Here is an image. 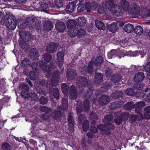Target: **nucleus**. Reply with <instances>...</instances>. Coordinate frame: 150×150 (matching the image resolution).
Listing matches in <instances>:
<instances>
[{
    "label": "nucleus",
    "instance_id": "1",
    "mask_svg": "<svg viewBox=\"0 0 150 150\" xmlns=\"http://www.w3.org/2000/svg\"><path fill=\"white\" fill-rule=\"evenodd\" d=\"M2 22L9 29L14 30L16 26V18L12 14L10 13L5 15Z\"/></svg>",
    "mask_w": 150,
    "mask_h": 150
},
{
    "label": "nucleus",
    "instance_id": "2",
    "mask_svg": "<svg viewBox=\"0 0 150 150\" xmlns=\"http://www.w3.org/2000/svg\"><path fill=\"white\" fill-rule=\"evenodd\" d=\"M90 102L88 100H85L83 102V104L79 105V106L81 108L79 107H76V112L78 116L83 111V109L84 112H88L89 111L90 109Z\"/></svg>",
    "mask_w": 150,
    "mask_h": 150
},
{
    "label": "nucleus",
    "instance_id": "3",
    "mask_svg": "<svg viewBox=\"0 0 150 150\" xmlns=\"http://www.w3.org/2000/svg\"><path fill=\"white\" fill-rule=\"evenodd\" d=\"M140 10V7L139 5L134 2L130 5L129 11L132 14L136 16L139 15Z\"/></svg>",
    "mask_w": 150,
    "mask_h": 150
},
{
    "label": "nucleus",
    "instance_id": "4",
    "mask_svg": "<svg viewBox=\"0 0 150 150\" xmlns=\"http://www.w3.org/2000/svg\"><path fill=\"white\" fill-rule=\"evenodd\" d=\"M59 44L58 42H51L46 47V51L49 53H52L56 52Z\"/></svg>",
    "mask_w": 150,
    "mask_h": 150
},
{
    "label": "nucleus",
    "instance_id": "5",
    "mask_svg": "<svg viewBox=\"0 0 150 150\" xmlns=\"http://www.w3.org/2000/svg\"><path fill=\"white\" fill-rule=\"evenodd\" d=\"M88 79L84 76L82 77L81 76L78 77L76 83L78 87L81 88L85 87L89 84L88 83Z\"/></svg>",
    "mask_w": 150,
    "mask_h": 150
},
{
    "label": "nucleus",
    "instance_id": "6",
    "mask_svg": "<svg viewBox=\"0 0 150 150\" xmlns=\"http://www.w3.org/2000/svg\"><path fill=\"white\" fill-rule=\"evenodd\" d=\"M23 90L21 93V96L25 99L28 98L30 97L29 87L27 84H24L23 85Z\"/></svg>",
    "mask_w": 150,
    "mask_h": 150
},
{
    "label": "nucleus",
    "instance_id": "7",
    "mask_svg": "<svg viewBox=\"0 0 150 150\" xmlns=\"http://www.w3.org/2000/svg\"><path fill=\"white\" fill-rule=\"evenodd\" d=\"M20 37L22 40L26 42H28L32 38L31 35L28 31H21L19 32Z\"/></svg>",
    "mask_w": 150,
    "mask_h": 150
},
{
    "label": "nucleus",
    "instance_id": "8",
    "mask_svg": "<svg viewBox=\"0 0 150 150\" xmlns=\"http://www.w3.org/2000/svg\"><path fill=\"white\" fill-rule=\"evenodd\" d=\"M109 11L115 15L117 16H121L122 14V8L119 6L117 5L110 9Z\"/></svg>",
    "mask_w": 150,
    "mask_h": 150
},
{
    "label": "nucleus",
    "instance_id": "9",
    "mask_svg": "<svg viewBox=\"0 0 150 150\" xmlns=\"http://www.w3.org/2000/svg\"><path fill=\"white\" fill-rule=\"evenodd\" d=\"M53 110L52 111L51 117L54 120L60 121L62 116L61 110Z\"/></svg>",
    "mask_w": 150,
    "mask_h": 150
},
{
    "label": "nucleus",
    "instance_id": "10",
    "mask_svg": "<svg viewBox=\"0 0 150 150\" xmlns=\"http://www.w3.org/2000/svg\"><path fill=\"white\" fill-rule=\"evenodd\" d=\"M72 114L71 112H69L68 114L67 121L69 130H73L74 128V123Z\"/></svg>",
    "mask_w": 150,
    "mask_h": 150
},
{
    "label": "nucleus",
    "instance_id": "11",
    "mask_svg": "<svg viewBox=\"0 0 150 150\" xmlns=\"http://www.w3.org/2000/svg\"><path fill=\"white\" fill-rule=\"evenodd\" d=\"M97 127L101 130V133L103 135H110L111 132L106 127L105 125L103 124H100L97 126Z\"/></svg>",
    "mask_w": 150,
    "mask_h": 150
},
{
    "label": "nucleus",
    "instance_id": "12",
    "mask_svg": "<svg viewBox=\"0 0 150 150\" xmlns=\"http://www.w3.org/2000/svg\"><path fill=\"white\" fill-rule=\"evenodd\" d=\"M110 101L109 97L105 95H102L100 97L98 102L102 105H104L108 104Z\"/></svg>",
    "mask_w": 150,
    "mask_h": 150
},
{
    "label": "nucleus",
    "instance_id": "13",
    "mask_svg": "<svg viewBox=\"0 0 150 150\" xmlns=\"http://www.w3.org/2000/svg\"><path fill=\"white\" fill-rule=\"evenodd\" d=\"M69 92L71 99L73 100L76 99L77 96V91L76 87L72 85L70 87Z\"/></svg>",
    "mask_w": 150,
    "mask_h": 150
},
{
    "label": "nucleus",
    "instance_id": "14",
    "mask_svg": "<svg viewBox=\"0 0 150 150\" xmlns=\"http://www.w3.org/2000/svg\"><path fill=\"white\" fill-rule=\"evenodd\" d=\"M68 103L67 99L64 98L62 100L61 105L58 106L57 107V110H61L62 111L66 110L68 107Z\"/></svg>",
    "mask_w": 150,
    "mask_h": 150
},
{
    "label": "nucleus",
    "instance_id": "15",
    "mask_svg": "<svg viewBox=\"0 0 150 150\" xmlns=\"http://www.w3.org/2000/svg\"><path fill=\"white\" fill-rule=\"evenodd\" d=\"M88 87V89H87L86 92H85L86 93L84 95H83L84 98L86 99H89L91 97L92 95L94 90L93 85L91 84H89ZM87 100H88V99Z\"/></svg>",
    "mask_w": 150,
    "mask_h": 150
},
{
    "label": "nucleus",
    "instance_id": "16",
    "mask_svg": "<svg viewBox=\"0 0 150 150\" xmlns=\"http://www.w3.org/2000/svg\"><path fill=\"white\" fill-rule=\"evenodd\" d=\"M116 5L115 0H107L105 4V8L109 10Z\"/></svg>",
    "mask_w": 150,
    "mask_h": 150
},
{
    "label": "nucleus",
    "instance_id": "17",
    "mask_svg": "<svg viewBox=\"0 0 150 150\" xmlns=\"http://www.w3.org/2000/svg\"><path fill=\"white\" fill-rule=\"evenodd\" d=\"M55 28L57 31L63 32L66 28L65 24L63 22H57L55 25Z\"/></svg>",
    "mask_w": 150,
    "mask_h": 150
},
{
    "label": "nucleus",
    "instance_id": "18",
    "mask_svg": "<svg viewBox=\"0 0 150 150\" xmlns=\"http://www.w3.org/2000/svg\"><path fill=\"white\" fill-rule=\"evenodd\" d=\"M86 9L87 12H90L91 11L95 10L97 7V4H95L93 3L88 2L85 5Z\"/></svg>",
    "mask_w": 150,
    "mask_h": 150
},
{
    "label": "nucleus",
    "instance_id": "19",
    "mask_svg": "<svg viewBox=\"0 0 150 150\" xmlns=\"http://www.w3.org/2000/svg\"><path fill=\"white\" fill-rule=\"evenodd\" d=\"M123 103V102L121 100L112 102L110 104V108L111 110L115 109L121 107Z\"/></svg>",
    "mask_w": 150,
    "mask_h": 150
},
{
    "label": "nucleus",
    "instance_id": "20",
    "mask_svg": "<svg viewBox=\"0 0 150 150\" xmlns=\"http://www.w3.org/2000/svg\"><path fill=\"white\" fill-rule=\"evenodd\" d=\"M53 27L52 23L50 21H46L44 23L43 28L46 31H50L51 30Z\"/></svg>",
    "mask_w": 150,
    "mask_h": 150
},
{
    "label": "nucleus",
    "instance_id": "21",
    "mask_svg": "<svg viewBox=\"0 0 150 150\" xmlns=\"http://www.w3.org/2000/svg\"><path fill=\"white\" fill-rule=\"evenodd\" d=\"M120 4L121 7L124 11H127L129 10L130 5L128 1L122 0L120 1Z\"/></svg>",
    "mask_w": 150,
    "mask_h": 150
},
{
    "label": "nucleus",
    "instance_id": "22",
    "mask_svg": "<svg viewBox=\"0 0 150 150\" xmlns=\"http://www.w3.org/2000/svg\"><path fill=\"white\" fill-rule=\"evenodd\" d=\"M39 56L38 51L36 48L31 49L30 52V57L32 59L35 60L38 58Z\"/></svg>",
    "mask_w": 150,
    "mask_h": 150
},
{
    "label": "nucleus",
    "instance_id": "23",
    "mask_svg": "<svg viewBox=\"0 0 150 150\" xmlns=\"http://www.w3.org/2000/svg\"><path fill=\"white\" fill-rule=\"evenodd\" d=\"M77 24L76 21L73 19L68 20L67 23L68 28L70 29L75 28Z\"/></svg>",
    "mask_w": 150,
    "mask_h": 150
},
{
    "label": "nucleus",
    "instance_id": "24",
    "mask_svg": "<svg viewBox=\"0 0 150 150\" xmlns=\"http://www.w3.org/2000/svg\"><path fill=\"white\" fill-rule=\"evenodd\" d=\"M31 64V62L29 59L25 58L23 60L21 61V66L23 68H27L30 66Z\"/></svg>",
    "mask_w": 150,
    "mask_h": 150
},
{
    "label": "nucleus",
    "instance_id": "25",
    "mask_svg": "<svg viewBox=\"0 0 150 150\" xmlns=\"http://www.w3.org/2000/svg\"><path fill=\"white\" fill-rule=\"evenodd\" d=\"M60 76H52L51 83L52 86H56L58 85L59 81Z\"/></svg>",
    "mask_w": 150,
    "mask_h": 150
},
{
    "label": "nucleus",
    "instance_id": "26",
    "mask_svg": "<svg viewBox=\"0 0 150 150\" xmlns=\"http://www.w3.org/2000/svg\"><path fill=\"white\" fill-rule=\"evenodd\" d=\"M107 27L112 33H115L118 28L116 23H113L110 24L108 25Z\"/></svg>",
    "mask_w": 150,
    "mask_h": 150
},
{
    "label": "nucleus",
    "instance_id": "27",
    "mask_svg": "<svg viewBox=\"0 0 150 150\" xmlns=\"http://www.w3.org/2000/svg\"><path fill=\"white\" fill-rule=\"evenodd\" d=\"M124 94L122 91H117L113 92L111 94L112 97L114 99H118L122 98Z\"/></svg>",
    "mask_w": 150,
    "mask_h": 150
},
{
    "label": "nucleus",
    "instance_id": "28",
    "mask_svg": "<svg viewBox=\"0 0 150 150\" xmlns=\"http://www.w3.org/2000/svg\"><path fill=\"white\" fill-rule=\"evenodd\" d=\"M94 62L93 61H90L88 63V66L86 69V71L89 74H91L93 71L94 69Z\"/></svg>",
    "mask_w": 150,
    "mask_h": 150
},
{
    "label": "nucleus",
    "instance_id": "29",
    "mask_svg": "<svg viewBox=\"0 0 150 150\" xmlns=\"http://www.w3.org/2000/svg\"><path fill=\"white\" fill-rule=\"evenodd\" d=\"M75 4L74 3H70L66 8V10L70 13H72L75 9Z\"/></svg>",
    "mask_w": 150,
    "mask_h": 150
},
{
    "label": "nucleus",
    "instance_id": "30",
    "mask_svg": "<svg viewBox=\"0 0 150 150\" xmlns=\"http://www.w3.org/2000/svg\"><path fill=\"white\" fill-rule=\"evenodd\" d=\"M95 25L96 27L100 30H104L105 28V26L104 23L98 20L95 21Z\"/></svg>",
    "mask_w": 150,
    "mask_h": 150
},
{
    "label": "nucleus",
    "instance_id": "31",
    "mask_svg": "<svg viewBox=\"0 0 150 150\" xmlns=\"http://www.w3.org/2000/svg\"><path fill=\"white\" fill-rule=\"evenodd\" d=\"M78 25L81 27L85 26L86 23V21L84 17H79L78 18Z\"/></svg>",
    "mask_w": 150,
    "mask_h": 150
},
{
    "label": "nucleus",
    "instance_id": "32",
    "mask_svg": "<svg viewBox=\"0 0 150 150\" xmlns=\"http://www.w3.org/2000/svg\"><path fill=\"white\" fill-rule=\"evenodd\" d=\"M116 115H117L118 116L120 117L123 120L124 118L128 119L129 116V114L127 112H123L121 111H120L117 112Z\"/></svg>",
    "mask_w": 150,
    "mask_h": 150
},
{
    "label": "nucleus",
    "instance_id": "33",
    "mask_svg": "<svg viewBox=\"0 0 150 150\" xmlns=\"http://www.w3.org/2000/svg\"><path fill=\"white\" fill-rule=\"evenodd\" d=\"M122 71L124 73L123 74L124 75H133L136 73V71L134 70H132L130 69H122Z\"/></svg>",
    "mask_w": 150,
    "mask_h": 150
},
{
    "label": "nucleus",
    "instance_id": "34",
    "mask_svg": "<svg viewBox=\"0 0 150 150\" xmlns=\"http://www.w3.org/2000/svg\"><path fill=\"white\" fill-rule=\"evenodd\" d=\"M94 83L95 84L98 85L100 84L103 81V76H94Z\"/></svg>",
    "mask_w": 150,
    "mask_h": 150
},
{
    "label": "nucleus",
    "instance_id": "35",
    "mask_svg": "<svg viewBox=\"0 0 150 150\" xmlns=\"http://www.w3.org/2000/svg\"><path fill=\"white\" fill-rule=\"evenodd\" d=\"M134 104L132 101L129 102L125 103L123 106L124 108L127 110H131L134 108Z\"/></svg>",
    "mask_w": 150,
    "mask_h": 150
},
{
    "label": "nucleus",
    "instance_id": "36",
    "mask_svg": "<svg viewBox=\"0 0 150 150\" xmlns=\"http://www.w3.org/2000/svg\"><path fill=\"white\" fill-rule=\"evenodd\" d=\"M124 29L127 33H131L133 30V26L130 23L126 24L124 26Z\"/></svg>",
    "mask_w": 150,
    "mask_h": 150
},
{
    "label": "nucleus",
    "instance_id": "37",
    "mask_svg": "<svg viewBox=\"0 0 150 150\" xmlns=\"http://www.w3.org/2000/svg\"><path fill=\"white\" fill-rule=\"evenodd\" d=\"M82 128L83 131L86 132L90 126L89 122L88 120H86L82 123Z\"/></svg>",
    "mask_w": 150,
    "mask_h": 150
},
{
    "label": "nucleus",
    "instance_id": "38",
    "mask_svg": "<svg viewBox=\"0 0 150 150\" xmlns=\"http://www.w3.org/2000/svg\"><path fill=\"white\" fill-rule=\"evenodd\" d=\"M39 63L38 64L37 62H34L32 64V69L35 73H39Z\"/></svg>",
    "mask_w": 150,
    "mask_h": 150
},
{
    "label": "nucleus",
    "instance_id": "39",
    "mask_svg": "<svg viewBox=\"0 0 150 150\" xmlns=\"http://www.w3.org/2000/svg\"><path fill=\"white\" fill-rule=\"evenodd\" d=\"M103 62V59L102 56H99L98 57L94 62V64L96 66H100Z\"/></svg>",
    "mask_w": 150,
    "mask_h": 150
},
{
    "label": "nucleus",
    "instance_id": "40",
    "mask_svg": "<svg viewBox=\"0 0 150 150\" xmlns=\"http://www.w3.org/2000/svg\"><path fill=\"white\" fill-rule=\"evenodd\" d=\"M134 32L138 35H141L143 33V29L140 25L136 26L133 30Z\"/></svg>",
    "mask_w": 150,
    "mask_h": 150
},
{
    "label": "nucleus",
    "instance_id": "41",
    "mask_svg": "<svg viewBox=\"0 0 150 150\" xmlns=\"http://www.w3.org/2000/svg\"><path fill=\"white\" fill-rule=\"evenodd\" d=\"M62 91L64 94H67L69 91V87L66 83H62L61 85Z\"/></svg>",
    "mask_w": 150,
    "mask_h": 150
},
{
    "label": "nucleus",
    "instance_id": "42",
    "mask_svg": "<svg viewBox=\"0 0 150 150\" xmlns=\"http://www.w3.org/2000/svg\"><path fill=\"white\" fill-rule=\"evenodd\" d=\"M42 58L45 62H49L51 60L52 56L48 52L42 55Z\"/></svg>",
    "mask_w": 150,
    "mask_h": 150
},
{
    "label": "nucleus",
    "instance_id": "43",
    "mask_svg": "<svg viewBox=\"0 0 150 150\" xmlns=\"http://www.w3.org/2000/svg\"><path fill=\"white\" fill-rule=\"evenodd\" d=\"M35 20L31 18H28L27 20V24L29 28H33L35 25Z\"/></svg>",
    "mask_w": 150,
    "mask_h": 150
},
{
    "label": "nucleus",
    "instance_id": "44",
    "mask_svg": "<svg viewBox=\"0 0 150 150\" xmlns=\"http://www.w3.org/2000/svg\"><path fill=\"white\" fill-rule=\"evenodd\" d=\"M53 96L54 98L57 100L59 99V93L58 89L57 88H53L52 91Z\"/></svg>",
    "mask_w": 150,
    "mask_h": 150
},
{
    "label": "nucleus",
    "instance_id": "45",
    "mask_svg": "<svg viewBox=\"0 0 150 150\" xmlns=\"http://www.w3.org/2000/svg\"><path fill=\"white\" fill-rule=\"evenodd\" d=\"M76 35L79 38H82L86 34V32L85 30L82 28L77 30Z\"/></svg>",
    "mask_w": 150,
    "mask_h": 150
},
{
    "label": "nucleus",
    "instance_id": "46",
    "mask_svg": "<svg viewBox=\"0 0 150 150\" xmlns=\"http://www.w3.org/2000/svg\"><path fill=\"white\" fill-rule=\"evenodd\" d=\"M111 80L114 83H117L121 80L122 76H111Z\"/></svg>",
    "mask_w": 150,
    "mask_h": 150
},
{
    "label": "nucleus",
    "instance_id": "47",
    "mask_svg": "<svg viewBox=\"0 0 150 150\" xmlns=\"http://www.w3.org/2000/svg\"><path fill=\"white\" fill-rule=\"evenodd\" d=\"M39 65L42 71H47V64L46 63L41 61L39 62Z\"/></svg>",
    "mask_w": 150,
    "mask_h": 150
},
{
    "label": "nucleus",
    "instance_id": "48",
    "mask_svg": "<svg viewBox=\"0 0 150 150\" xmlns=\"http://www.w3.org/2000/svg\"><path fill=\"white\" fill-rule=\"evenodd\" d=\"M40 109L41 111L45 112V114L49 113L52 111L51 108L45 106L41 107Z\"/></svg>",
    "mask_w": 150,
    "mask_h": 150
},
{
    "label": "nucleus",
    "instance_id": "49",
    "mask_svg": "<svg viewBox=\"0 0 150 150\" xmlns=\"http://www.w3.org/2000/svg\"><path fill=\"white\" fill-rule=\"evenodd\" d=\"M86 117L84 115L80 114L79 115L78 118V122L80 124H82L83 122L86 120Z\"/></svg>",
    "mask_w": 150,
    "mask_h": 150
},
{
    "label": "nucleus",
    "instance_id": "50",
    "mask_svg": "<svg viewBox=\"0 0 150 150\" xmlns=\"http://www.w3.org/2000/svg\"><path fill=\"white\" fill-rule=\"evenodd\" d=\"M30 97L31 98L32 101H35L38 100L39 98L37 94L35 92H31L30 95Z\"/></svg>",
    "mask_w": 150,
    "mask_h": 150
},
{
    "label": "nucleus",
    "instance_id": "51",
    "mask_svg": "<svg viewBox=\"0 0 150 150\" xmlns=\"http://www.w3.org/2000/svg\"><path fill=\"white\" fill-rule=\"evenodd\" d=\"M63 0H54V2L55 5L58 8L62 7L63 4Z\"/></svg>",
    "mask_w": 150,
    "mask_h": 150
},
{
    "label": "nucleus",
    "instance_id": "52",
    "mask_svg": "<svg viewBox=\"0 0 150 150\" xmlns=\"http://www.w3.org/2000/svg\"><path fill=\"white\" fill-rule=\"evenodd\" d=\"M137 117V115L132 114L129 116V120L131 123H134L136 122Z\"/></svg>",
    "mask_w": 150,
    "mask_h": 150
},
{
    "label": "nucleus",
    "instance_id": "53",
    "mask_svg": "<svg viewBox=\"0 0 150 150\" xmlns=\"http://www.w3.org/2000/svg\"><path fill=\"white\" fill-rule=\"evenodd\" d=\"M145 77V76H134V80L135 81L139 82L143 80Z\"/></svg>",
    "mask_w": 150,
    "mask_h": 150
},
{
    "label": "nucleus",
    "instance_id": "54",
    "mask_svg": "<svg viewBox=\"0 0 150 150\" xmlns=\"http://www.w3.org/2000/svg\"><path fill=\"white\" fill-rule=\"evenodd\" d=\"M112 86V84L107 82L104 83L102 85L101 88L105 90H108V89Z\"/></svg>",
    "mask_w": 150,
    "mask_h": 150
},
{
    "label": "nucleus",
    "instance_id": "55",
    "mask_svg": "<svg viewBox=\"0 0 150 150\" xmlns=\"http://www.w3.org/2000/svg\"><path fill=\"white\" fill-rule=\"evenodd\" d=\"M77 72L76 71L72 69H69L67 70V72L66 75H76Z\"/></svg>",
    "mask_w": 150,
    "mask_h": 150
},
{
    "label": "nucleus",
    "instance_id": "56",
    "mask_svg": "<svg viewBox=\"0 0 150 150\" xmlns=\"http://www.w3.org/2000/svg\"><path fill=\"white\" fill-rule=\"evenodd\" d=\"M85 4H81L78 6L77 9V11L78 13L81 12L85 10Z\"/></svg>",
    "mask_w": 150,
    "mask_h": 150
},
{
    "label": "nucleus",
    "instance_id": "57",
    "mask_svg": "<svg viewBox=\"0 0 150 150\" xmlns=\"http://www.w3.org/2000/svg\"><path fill=\"white\" fill-rule=\"evenodd\" d=\"M2 147L4 150H11V146L7 143H3Z\"/></svg>",
    "mask_w": 150,
    "mask_h": 150
},
{
    "label": "nucleus",
    "instance_id": "58",
    "mask_svg": "<svg viewBox=\"0 0 150 150\" xmlns=\"http://www.w3.org/2000/svg\"><path fill=\"white\" fill-rule=\"evenodd\" d=\"M64 56L60 57H57L58 61V66L59 67H61L63 64Z\"/></svg>",
    "mask_w": 150,
    "mask_h": 150
},
{
    "label": "nucleus",
    "instance_id": "59",
    "mask_svg": "<svg viewBox=\"0 0 150 150\" xmlns=\"http://www.w3.org/2000/svg\"><path fill=\"white\" fill-rule=\"evenodd\" d=\"M145 105V103L144 101H140L137 103L136 104H134V107L141 108Z\"/></svg>",
    "mask_w": 150,
    "mask_h": 150
},
{
    "label": "nucleus",
    "instance_id": "60",
    "mask_svg": "<svg viewBox=\"0 0 150 150\" xmlns=\"http://www.w3.org/2000/svg\"><path fill=\"white\" fill-rule=\"evenodd\" d=\"M48 99L44 96H41L39 99L40 102V104H46L48 101Z\"/></svg>",
    "mask_w": 150,
    "mask_h": 150
},
{
    "label": "nucleus",
    "instance_id": "61",
    "mask_svg": "<svg viewBox=\"0 0 150 150\" xmlns=\"http://www.w3.org/2000/svg\"><path fill=\"white\" fill-rule=\"evenodd\" d=\"M134 90L132 88H129L127 89L126 93L127 95L132 96L134 94Z\"/></svg>",
    "mask_w": 150,
    "mask_h": 150
},
{
    "label": "nucleus",
    "instance_id": "62",
    "mask_svg": "<svg viewBox=\"0 0 150 150\" xmlns=\"http://www.w3.org/2000/svg\"><path fill=\"white\" fill-rule=\"evenodd\" d=\"M117 117L114 119L115 122L117 125H120L121 123L123 120L120 117L117 115Z\"/></svg>",
    "mask_w": 150,
    "mask_h": 150
},
{
    "label": "nucleus",
    "instance_id": "63",
    "mask_svg": "<svg viewBox=\"0 0 150 150\" xmlns=\"http://www.w3.org/2000/svg\"><path fill=\"white\" fill-rule=\"evenodd\" d=\"M89 117L91 120H98V116L97 114L94 113L93 112H91L89 115Z\"/></svg>",
    "mask_w": 150,
    "mask_h": 150
},
{
    "label": "nucleus",
    "instance_id": "64",
    "mask_svg": "<svg viewBox=\"0 0 150 150\" xmlns=\"http://www.w3.org/2000/svg\"><path fill=\"white\" fill-rule=\"evenodd\" d=\"M144 68L146 72L150 73V62H147Z\"/></svg>",
    "mask_w": 150,
    "mask_h": 150
}]
</instances>
